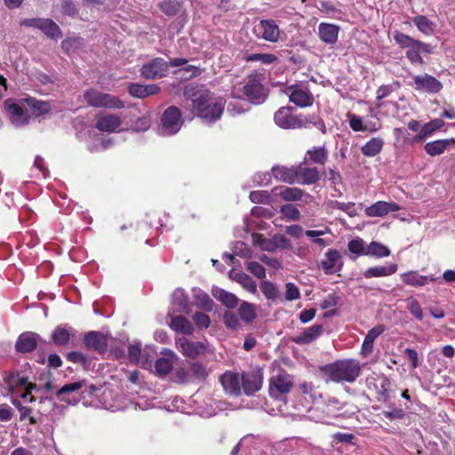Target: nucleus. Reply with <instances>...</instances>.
I'll return each instance as SVG.
<instances>
[{
  "label": "nucleus",
  "instance_id": "nucleus-48",
  "mask_svg": "<svg viewBox=\"0 0 455 455\" xmlns=\"http://www.w3.org/2000/svg\"><path fill=\"white\" fill-rule=\"evenodd\" d=\"M414 24L417 26L419 31L425 35H430L434 31L433 23L425 16L418 15L413 19Z\"/></svg>",
  "mask_w": 455,
  "mask_h": 455
},
{
  "label": "nucleus",
  "instance_id": "nucleus-2",
  "mask_svg": "<svg viewBox=\"0 0 455 455\" xmlns=\"http://www.w3.org/2000/svg\"><path fill=\"white\" fill-rule=\"evenodd\" d=\"M184 97L193 103V111L207 123L220 118L225 101L214 95L204 85L188 84L184 89Z\"/></svg>",
  "mask_w": 455,
  "mask_h": 455
},
{
  "label": "nucleus",
  "instance_id": "nucleus-22",
  "mask_svg": "<svg viewBox=\"0 0 455 455\" xmlns=\"http://www.w3.org/2000/svg\"><path fill=\"white\" fill-rule=\"evenodd\" d=\"M323 333L321 324H314L305 329L300 334L291 338V341L298 345L309 344L320 337Z\"/></svg>",
  "mask_w": 455,
  "mask_h": 455
},
{
  "label": "nucleus",
  "instance_id": "nucleus-33",
  "mask_svg": "<svg viewBox=\"0 0 455 455\" xmlns=\"http://www.w3.org/2000/svg\"><path fill=\"white\" fill-rule=\"evenodd\" d=\"M313 400H302L301 402L286 403L285 409L289 412L285 413V416L291 417H302L312 407Z\"/></svg>",
  "mask_w": 455,
  "mask_h": 455
},
{
  "label": "nucleus",
  "instance_id": "nucleus-11",
  "mask_svg": "<svg viewBox=\"0 0 455 455\" xmlns=\"http://www.w3.org/2000/svg\"><path fill=\"white\" fill-rule=\"evenodd\" d=\"M412 80L415 90L425 92L429 94L437 93L443 88V84L439 80L426 73L413 76Z\"/></svg>",
  "mask_w": 455,
  "mask_h": 455
},
{
  "label": "nucleus",
  "instance_id": "nucleus-38",
  "mask_svg": "<svg viewBox=\"0 0 455 455\" xmlns=\"http://www.w3.org/2000/svg\"><path fill=\"white\" fill-rule=\"evenodd\" d=\"M396 270H397L396 264H389L387 266L372 267L368 268L363 273V276L365 278L387 276V275H390L395 273Z\"/></svg>",
  "mask_w": 455,
  "mask_h": 455
},
{
  "label": "nucleus",
  "instance_id": "nucleus-30",
  "mask_svg": "<svg viewBox=\"0 0 455 455\" xmlns=\"http://www.w3.org/2000/svg\"><path fill=\"white\" fill-rule=\"evenodd\" d=\"M340 253L337 250H330L321 260L320 265L327 275L332 274L337 271L336 266L339 262Z\"/></svg>",
  "mask_w": 455,
  "mask_h": 455
},
{
  "label": "nucleus",
  "instance_id": "nucleus-36",
  "mask_svg": "<svg viewBox=\"0 0 455 455\" xmlns=\"http://www.w3.org/2000/svg\"><path fill=\"white\" fill-rule=\"evenodd\" d=\"M444 125L443 119L435 118L426 124L419 130V133L415 136L414 141H423L427 137L431 136L432 133Z\"/></svg>",
  "mask_w": 455,
  "mask_h": 455
},
{
  "label": "nucleus",
  "instance_id": "nucleus-46",
  "mask_svg": "<svg viewBox=\"0 0 455 455\" xmlns=\"http://www.w3.org/2000/svg\"><path fill=\"white\" fill-rule=\"evenodd\" d=\"M238 313L242 320L245 323L252 322L257 316L255 306L246 301L241 303Z\"/></svg>",
  "mask_w": 455,
  "mask_h": 455
},
{
  "label": "nucleus",
  "instance_id": "nucleus-15",
  "mask_svg": "<svg viewBox=\"0 0 455 455\" xmlns=\"http://www.w3.org/2000/svg\"><path fill=\"white\" fill-rule=\"evenodd\" d=\"M220 382L228 395L233 396L241 395L242 376L238 372L226 371L220 377Z\"/></svg>",
  "mask_w": 455,
  "mask_h": 455
},
{
  "label": "nucleus",
  "instance_id": "nucleus-26",
  "mask_svg": "<svg viewBox=\"0 0 455 455\" xmlns=\"http://www.w3.org/2000/svg\"><path fill=\"white\" fill-rule=\"evenodd\" d=\"M385 331V327L381 324L377 325L371 329L367 335L364 338V340L362 345L361 354L367 357L369 355L371 354L373 350V343L375 339Z\"/></svg>",
  "mask_w": 455,
  "mask_h": 455
},
{
  "label": "nucleus",
  "instance_id": "nucleus-27",
  "mask_svg": "<svg viewBox=\"0 0 455 455\" xmlns=\"http://www.w3.org/2000/svg\"><path fill=\"white\" fill-rule=\"evenodd\" d=\"M160 88L156 84L143 85L140 84H132L128 87L129 93L135 98H145L158 93Z\"/></svg>",
  "mask_w": 455,
  "mask_h": 455
},
{
  "label": "nucleus",
  "instance_id": "nucleus-28",
  "mask_svg": "<svg viewBox=\"0 0 455 455\" xmlns=\"http://www.w3.org/2000/svg\"><path fill=\"white\" fill-rule=\"evenodd\" d=\"M171 321L169 323V326L172 330L175 331H179L185 335H191L194 332L193 324L184 316L176 315L172 316L169 315Z\"/></svg>",
  "mask_w": 455,
  "mask_h": 455
},
{
  "label": "nucleus",
  "instance_id": "nucleus-31",
  "mask_svg": "<svg viewBox=\"0 0 455 455\" xmlns=\"http://www.w3.org/2000/svg\"><path fill=\"white\" fill-rule=\"evenodd\" d=\"M291 380L289 375L285 373L278 374L270 379L269 390L272 394L275 388L280 394H286L291 387Z\"/></svg>",
  "mask_w": 455,
  "mask_h": 455
},
{
  "label": "nucleus",
  "instance_id": "nucleus-14",
  "mask_svg": "<svg viewBox=\"0 0 455 455\" xmlns=\"http://www.w3.org/2000/svg\"><path fill=\"white\" fill-rule=\"evenodd\" d=\"M243 92L253 103H260L266 98L265 90L257 76H250L243 86Z\"/></svg>",
  "mask_w": 455,
  "mask_h": 455
},
{
  "label": "nucleus",
  "instance_id": "nucleus-63",
  "mask_svg": "<svg viewBox=\"0 0 455 455\" xmlns=\"http://www.w3.org/2000/svg\"><path fill=\"white\" fill-rule=\"evenodd\" d=\"M30 106L36 115L46 114L51 110L50 104L46 101L30 100Z\"/></svg>",
  "mask_w": 455,
  "mask_h": 455
},
{
  "label": "nucleus",
  "instance_id": "nucleus-54",
  "mask_svg": "<svg viewBox=\"0 0 455 455\" xmlns=\"http://www.w3.org/2000/svg\"><path fill=\"white\" fill-rule=\"evenodd\" d=\"M348 120H349V125H350L351 129L355 132H360V131L376 132L378 130V128H376V127L368 128V126H364L363 124V121H362L361 117H359L355 115H353V114L348 115Z\"/></svg>",
  "mask_w": 455,
  "mask_h": 455
},
{
  "label": "nucleus",
  "instance_id": "nucleus-24",
  "mask_svg": "<svg viewBox=\"0 0 455 455\" xmlns=\"http://www.w3.org/2000/svg\"><path fill=\"white\" fill-rule=\"evenodd\" d=\"M84 341V345L89 349H92L100 353H104L108 347L107 337L97 331H90L87 333Z\"/></svg>",
  "mask_w": 455,
  "mask_h": 455
},
{
  "label": "nucleus",
  "instance_id": "nucleus-29",
  "mask_svg": "<svg viewBox=\"0 0 455 455\" xmlns=\"http://www.w3.org/2000/svg\"><path fill=\"white\" fill-rule=\"evenodd\" d=\"M275 196H279L283 200L287 202H295L302 199L303 190L298 188L277 187L273 189Z\"/></svg>",
  "mask_w": 455,
  "mask_h": 455
},
{
  "label": "nucleus",
  "instance_id": "nucleus-37",
  "mask_svg": "<svg viewBox=\"0 0 455 455\" xmlns=\"http://www.w3.org/2000/svg\"><path fill=\"white\" fill-rule=\"evenodd\" d=\"M401 277L403 283L415 287L424 286L428 283V281L433 282L435 280V278L433 276L421 275L416 271L404 273L401 275Z\"/></svg>",
  "mask_w": 455,
  "mask_h": 455
},
{
  "label": "nucleus",
  "instance_id": "nucleus-1",
  "mask_svg": "<svg viewBox=\"0 0 455 455\" xmlns=\"http://www.w3.org/2000/svg\"><path fill=\"white\" fill-rule=\"evenodd\" d=\"M84 407H91L95 410L102 409L111 412L124 411L129 406L134 410L146 411L151 407L165 410L169 412H180L200 417H212L218 411L233 410V406L227 400H160L157 405H152L150 400H82Z\"/></svg>",
  "mask_w": 455,
  "mask_h": 455
},
{
  "label": "nucleus",
  "instance_id": "nucleus-61",
  "mask_svg": "<svg viewBox=\"0 0 455 455\" xmlns=\"http://www.w3.org/2000/svg\"><path fill=\"white\" fill-rule=\"evenodd\" d=\"M276 60V57L268 53H254L246 58L247 61H261L265 64H271Z\"/></svg>",
  "mask_w": 455,
  "mask_h": 455
},
{
  "label": "nucleus",
  "instance_id": "nucleus-18",
  "mask_svg": "<svg viewBox=\"0 0 455 455\" xmlns=\"http://www.w3.org/2000/svg\"><path fill=\"white\" fill-rule=\"evenodd\" d=\"M13 384L14 385H10L11 395L22 399L27 398L28 395H31L32 390L36 389V386L28 383V379L24 377H17L16 379H13Z\"/></svg>",
  "mask_w": 455,
  "mask_h": 455
},
{
  "label": "nucleus",
  "instance_id": "nucleus-47",
  "mask_svg": "<svg viewBox=\"0 0 455 455\" xmlns=\"http://www.w3.org/2000/svg\"><path fill=\"white\" fill-rule=\"evenodd\" d=\"M260 290L264 296L272 301L277 299L280 294L275 284L267 280L260 283Z\"/></svg>",
  "mask_w": 455,
  "mask_h": 455
},
{
  "label": "nucleus",
  "instance_id": "nucleus-56",
  "mask_svg": "<svg viewBox=\"0 0 455 455\" xmlns=\"http://www.w3.org/2000/svg\"><path fill=\"white\" fill-rule=\"evenodd\" d=\"M155 352L148 347H146L140 354V359L138 365H140V367L144 369H148L152 371L153 364H152V359L153 355Z\"/></svg>",
  "mask_w": 455,
  "mask_h": 455
},
{
  "label": "nucleus",
  "instance_id": "nucleus-44",
  "mask_svg": "<svg viewBox=\"0 0 455 455\" xmlns=\"http://www.w3.org/2000/svg\"><path fill=\"white\" fill-rule=\"evenodd\" d=\"M182 4V0H163L159 8L166 15L174 16L181 10Z\"/></svg>",
  "mask_w": 455,
  "mask_h": 455
},
{
  "label": "nucleus",
  "instance_id": "nucleus-23",
  "mask_svg": "<svg viewBox=\"0 0 455 455\" xmlns=\"http://www.w3.org/2000/svg\"><path fill=\"white\" fill-rule=\"evenodd\" d=\"M122 120L116 115L107 114L100 116L96 123V128L100 132H115L121 126Z\"/></svg>",
  "mask_w": 455,
  "mask_h": 455
},
{
  "label": "nucleus",
  "instance_id": "nucleus-4",
  "mask_svg": "<svg viewBox=\"0 0 455 455\" xmlns=\"http://www.w3.org/2000/svg\"><path fill=\"white\" fill-rule=\"evenodd\" d=\"M186 63L187 60L183 58L172 59L170 62L165 61L163 58H156L144 64L140 68V73L147 79H157L165 76L169 67H180Z\"/></svg>",
  "mask_w": 455,
  "mask_h": 455
},
{
  "label": "nucleus",
  "instance_id": "nucleus-21",
  "mask_svg": "<svg viewBox=\"0 0 455 455\" xmlns=\"http://www.w3.org/2000/svg\"><path fill=\"white\" fill-rule=\"evenodd\" d=\"M5 108L11 122L17 127L26 125L28 123V116L24 114L22 108L10 100L5 101Z\"/></svg>",
  "mask_w": 455,
  "mask_h": 455
},
{
  "label": "nucleus",
  "instance_id": "nucleus-5",
  "mask_svg": "<svg viewBox=\"0 0 455 455\" xmlns=\"http://www.w3.org/2000/svg\"><path fill=\"white\" fill-rule=\"evenodd\" d=\"M87 104L93 108L120 109L124 108V102L117 97L100 92L96 89H89L84 94Z\"/></svg>",
  "mask_w": 455,
  "mask_h": 455
},
{
  "label": "nucleus",
  "instance_id": "nucleus-3",
  "mask_svg": "<svg viewBox=\"0 0 455 455\" xmlns=\"http://www.w3.org/2000/svg\"><path fill=\"white\" fill-rule=\"evenodd\" d=\"M325 371L333 381L354 382L360 374L361 366L355 359H344L327 365Z\"/></svg>",
  "mask_w": 455,
  "mask_h": 455
},
{
  "label": "nucleus",
  "instance_id": "nucleus-13",
  "mask_svg": "<svg viewBox=\"0 0 455 455\" xmlns=\"http://www.w3.org/2000/svg\"><path fill=\"white\" fill-rule=\"evenodd\" d=\"M299 167L293 165L287 167L284 165L276 164L272 167V176L280 182L293 184L299 182Z\"/></svg>",
  "mask_w": 455,
  "mask_h": 455
},
{
  "label": "nucleus",
  "instance_id": "nucleus-40",
  "mask_svg": "<svg viewBox=\"0 0 455 455\" xmlns=\"http://www.w3.org/2000/svg\"><path fill=\"white\" fill-rule=\"evenodd\" d=\"M172 302L179 306L181 312L186 314H189L191 312L188 297L186 295L184 290L176 289L174 291L172 294Z\"/></svg>",
  "mask_w": 455,
  "mask_h": 455
},
{
  "label": "nucleus",
  "instance_id": "nucleus-32",
  "mask_svg": "<svg viewBox=\"0 0 455 455\" xmlns=\"http://www.w3.org/2000/svg\"><path fill=\"white\" fill-rule=\"evenodd\" d=\"M299 167V184H314L320 180L319 172L315 167H307L304 164H298Z\"/></svg>",
  "mask_w": 455,
  "mask_h": 455
},
{
  "label": "nucleus",
  "instance_id": "nucleus-62",
  "mask_svg": "<svg viewBox=\"0 0 455 455\" xmlns=\"http://www.w3.org/2000/svg\"><path fill=\"white\" fill-rule=\"evenodd\" d=\"M348 250L352 253L365 255L366 248L364 242L361 238L353 239L348 243Z\"/></svg>",
  "mask_w": 455,
  "mask_h": 455
},
{
  "label": "nucleus",
  "instance_id": "nucleus-12",
  "mask_svg": "<svg viewBox=\"0 0 455 455\" xmlns=\"http://www.w3.org/2000/svg\"><path fill=\"white\" fill-rule=\"evenodd\" d=\"M176 347L185 356L196 358L206 351V347L203 342H195L185 337L176 338Z\"/></svg>",
  "mask_w": 455,
  "mask_h": 455
},
{
  "label": "nucleus",
  "instance_id": "nucleus-39",
  "mask_svg": "<svg viewBox=\"0 0 455 455\" xmlns=\"http://www.w3.org/2000/svg\"><path fill=\"white\" fill-rule=\"evenodd\" d=\"M383 145L384 140L381 138H372L362 147L361 151L365 156L372 157L381 152Z\"/></svg>",
  "mask_w": 455,
  "mask_h": 455
},
{
  "label": "nucleus",
  "instance_id": "nucleus-41",
  "mask_svg": "<svg viewBox=\"0 0 455 455\" xmlns=\"http://www.w3.org/2000/svg\"><path fill=\"white\" fill-rule=\"evenodd\" d=\"M40 30L48 37L57 40L61 37V31L59 26L50 19H44Z\"/></svg>",
  "mask_w": 455,
  "mask_h": 455
},
{
  "label": "nucleus",
  "instance_id": "nucleus-8",
  "mask_svg": "<svg viewBox=\"0 0 455 455\" xmlns=\"http://www.w3.org/2000/svg\"><path fill=\"white\" fill-rule=\"evenodd\" d=\"M182 125L180 111L176 107H169L161 118L160 133L172 135L177 133Z\"/></svg>",
  "mask_w": 455,
  "mask_h": 455
},
{
  "label": "nucleus",
  "instance_id": "nucleus-17",
  "mask_svg": "<svg viewBox=\"0 0 455 455\" xmlns=\"http://www.w3.org/2000/svg\"><path fill=\"white\" fill-rule=\"evenodd\" d=\"M400 209V205L395 202L378 201L365 209V214L368 217H383Z\"/></svg>",
  "mask_w": 455,
  "mask_h": 455
},
{
  "label": "nucleus",
  "instance_id": "nucleus-16",
  "mask_svg": "<svg viewBox=\"0 0 455 455\" xmlns=\"http://www.w3.org/2000/svg\"><path fill=\"white\" fill-rule=\"evenodd\" d=\"M263 373L257 371L251 374L242 375V387L244 395L250 396L254 395L262 387Z\"/></svg>",
  "mask_w": 455,
  "mask_h": 455
},
{
  "label": "nucleus",
  "instance_id": "nucleus-52",
  "mask_svg": "<svg viewBox=\"0 0 455 455\" xmlns=\"http://www.w3.org/2000/svg\"><path fill=\"white\" fill-rule=\"evenodd\" d=\"M280 212L287 220L291 221L299 220L301 216L297 207L290 204L283 205Z\"/></svg>",
  "mask_w": 455,
  "mask_h": 455
},
{
  "label": "nucleus",
  "instance_id": "nucleus-60",
  "mask_svg": "<svg viewBox=\"0 0 455 455\" xmlns=\"http://www.w3.org/2000/svg\"><path fill=\"white\" fill-rule=\"evenodd\" d=\"M250 199L255 204H268L270 202V196L267 191H252L250 194Z\"/></svg>",
  "mask_w": 455,
  "mask_h": 455
},
{
  "label": "nucleus",
  "instance_id": "nucleus-42",
  "mask_svg": "<svg viewBox=\"0 0 455 455\" xmlns=\"http://www.w3.org/2000/svg\"><path fill=\"white\" fill-rule=\"evenodd\" d=\"M448 140H438L427 143L424 148L428 155L435 156L443 154L448 148Z\"/></svg>",
  "mask_w": 455,
  "mask_h": 455
},
{
  "label": "nucleus",
  "instance_id": "nucleus-45",
  "mask_svg": "<svg viewBox=\"0 0 455 455\" xmlns=\"http://www.w3.org/2000/svg\"><path fill=\"white\" fill-rule=\"evenodd\" d=\"M72 329L67 326H58L52 334V340L57 345H65L70 339Z\"/></svg>",
  "mask_w": 455,
  "mask_h": 455
},
{
  "label": "nucleus",
  "instance_id": "nucleus-58",
  "mask_svg": "<svg viewBox=\"0 0 455 455\" xmlns=\"http://www.w3.org/2000/svg\"><path fill=\"white\" fill-rule=\"evenodd\" d=\"M223 320L226 327L232 331L238 330L241 327L238 317L233 312H226Z\"/></svg>",
  "mask_w": 455,
  "mask_h": 455
},
{
  "label": "nucleus",
  "instance_id": "nucleus-51",
  "mask_svg": "<svg viewBox=\"0 0 455 455\" xmlns=\"http://www.w3.org/2000/svg\"><path fill=\"white\" fill-rule=\"evenodd\" d=\"M394 40L395 43L403 49H407L409 47H411L412 44H415L416 42L419 40H416L412 37H411L408 35H405L399 31H395L393 35Z\"/></svg>",
  "mask_w": 455,
  "mask_h": 455
},
{
  "label": "nucleus",
  "instance_id": "nucleus-43",
  "mask_svg": "<svg viewBox=\"0 0 455 455\" xmlns=\"http://www.w3.org/2000/svg\"><path fill=\"white\" fill-rule=\"evenodd\" d=\"M390 254L389 249L378 242H371L365 251V255L376 258L387 257Z\"/></svg>",
  "mask_w": 455,
  "mask_h": 455
},
{
  "label": "nucleus",
  "instance_id": "nucleus-25",
  "mask_svg": "<svg viewBox=\"0 0 455 455\" xmlns=\"http://www.w3.org/2000/svg\"><path fill=\"white\" fill-rule=\"evenodd\" d=\"M39 336L34 332H24L20 335L16 342V349L21 353L33 351L38 341Z\"/></svg>",
  "mask_w": 455,
  "mask_h": 455
},
{
  "label": "nucleus",
  "instance_id": "nucleus-20",
  "mask_svg": "<svg viewBox=\"0 0 455 455\" xmlns=\"http://www.w3.org/2000/svg\"><path fill=\"white\" fill-rule=\"evenodd\" d=\"M339 27L335 24L321 22L318 25V36L323 43L327 44H333L337 42Z\"/></svg>",
  "mask_w": 455,
  "mask_h": 455
},
{
  "label": "nucleus",
  "instance_id": "nucleus-55",
  "mask_svg": "<svg viewBox=\"0 0 455 455\" xmlns=\"http://www.w3.org/2000/svg\"><path fill=\"white\" fill-rule=\"evenodd\" d=\"M237 282L249 292L253 294L257 292V284L248 275L243 273L238 274Z\"/></svg>",
  "mask_w": 455,
  "mask_h": 455
},
{
  "label": "nucleus",
  "instance_id": "nucleus-53",
  "mask_svg": "<svg viewBox=\"0 0 455 455\" xmlns=\"http://www.w3.org/2000/svg\"><path fill=\"white\" fill-rule=\"evenodd\" d=\"M406 57L412 64H424V60L420 56L419 41L412 44L411 47L407 48Z\"/></svg>",
  "mask_w": 455,
  "mask_h": 455
},
{
  "label": "nucleus",
  "instance_id": "nucleus-34",
  "mask_svg": "<svg viewBox=\"0 0 455 455\" xmlns=\"http://www.w3.org/2000/svg\"><path fill=\"white\" fill-rule=\"evenodd\" d=\"M212 296L220 300L223 305L228 308H235L237 307L239 299L238 298L223 289L214 287L212 291Z\"/></svg>",
  "mask_w": 455,
  "mask_h": 455
},
{
  "label": "nucleus",
  "instance_id": "nucleus-19",
  "mask_svg": "<svg viewBox=\"0 0 455 455\" xmlns=\"http://www.w3.org/2000/svg\"><path fill=\"white\" fill-rule=\"evenodd\" d=\"M176 355L172 351L163 353V355L159 357L153 365L155 373L158 376H165L171 372L173 368Z\"/></svg>",
  "mask_w": 455,
  "mask_h": 455
},
{
  "label": "nucleus",
  "instance_id": "nucleus-50",
  "mask_svg": "<svg viewBox=\"0 0 455 455\" xmlns=\"http://www.w3.org/2000/svg\"><path fill=\"white\" fill-rule=\"evenodd\" d=\"M406 308L417 320L421 321L423 319V312L419 302L413 297L406 299Z\"/></svg>",
  "mask_w": 455,
  "mask_h": 455
},
{
  "label": "nucleus",
  "instance_id": "nucleus-35",
  "mask_svg": "<svg viewBox=\"0 0 455 455\" xmlns=\"http://www.w3.org/2000/svg\"><path fill=\"white\" fill-rule=\"evenodd\" d=\"M195 305L204 311H212L214 306L213 300L209 295L200 288H194L192 290Z\"/></svg>",
  "mask_w": 455,
  "mask_h": 455
},
{
  "label": "nucleus",
  "instance_id": "nucleus-7",
  "mask_svg": "<svg viewBox=\"0 0 455 455\" xmlns=\"http://www.w3.org/2000/svg\"><path fill=\"white\" fill-rule=\"evenodd\" d=\"M306 117L300 116H295L291 114V108H281L275 114V124L283 129H299L307 127Z\"/></svg>",
  "mask_w": 455,
  "mask_h": 455
},
{
  "label": "nucleus",
  "instance_id": "nucleus-59",
  "mask_svg": "<svg viewBox=\"0 0 455 455\" xmlns=\"http://www.w3.org/2000/svg\"><path fill=\"white\" fill-rule=\"evenodd\" d=\"M193 322L196 328L202 330L207 329L210 326L211 319L206 314L197 312L193 315Z\"/></svg>",
  "mask_w": 455,
  "mask_h": 455
},
{
  "label": "nucleus",
  "instance_id": "nucleus-64",
  "mask_svg": "<svg viewBox=\"0 0 455 455\" xmlns=\"http://www.w3.org/2000/svg\"><path fill=\"white\" fill-rule=\"evenodd\" d=\"M272 239L275 246V251H276L277 249H289L291 247V241L283 235H275L272 237Z\"/></svg>",
  "mask_w": 455,
  "mask_h": 455
},
{
  "label": "nucleus",
  "instance_id": "nucleus-49",
  "mask_svg": "<svg viewBox=\"0 0 455 455\" xmlns=\"http://www.w3.org/2000/svg\"><path fill=\"white\" fill-rule=\"evenodd\" d=\"M310 160L315 164H324L328 157L327 150L323 147L314 148L307 152Z\"/></svg>",
  "mask_w": 455,
  "mask_h": 455
},
{
  "label": "nucleus",
  "instance_id": "nucleus-10",
  "mask_svg": "<svg viewBox=\"0 0 455 455\" xmlns=\"http://www.w3.org/2000/svg\"><path fill=\"white\" fill-rule=\"evenodd\" d=\"M257 37L266 41L275 43L280 36V30L276 23L272 20H261L253 28Z\"/></svg>",
  "mask_w": 455,
  "mask_h": 455
},
{
  "label": "nucleus",
  "instance_id": "nucleus-57",
  "mask_svg": "<svg viewBox=\"0 0 455 455\" xmlns=\"http://www.w3.org/2000/svg\"><path fill=\"white\" fill-rule=\"evenodd\" d=\"M189 372L199 380L204 379L208 375L205 366L199 363H192L189 366Z\"/></svg>",
  "mask_w": 455,
  "mask_h": 455
},
{
  "label": "nucleus",
  "instance_id": "nucleus-6",
  "mask_svg": "<svg viewBox=\"0 0 455 455\" xmlns=\"http://www.w3.org/2000/svg\"><path fill=\"white\" fill-rule=\"evenodd\" d=\"M301 401L302 400H243V402H246V403L242 406L249 409H260L273 416H285V413H290L285 409L286 403Z\"/></svg>",
  "mask_w": 455,
  "mask_h": 455
},
{
  "label": "nucleus",
  "instance_id": "nucleus-9",
  "mask_svg": "<svg viewBox=\"0 0 455 455\" xmlns=\"http://www.w3.org/2000/svg\"><path fill=\"white\" fill-rule=\"evenodd\" d=\"M291 102L299 108L310 107L314 103V96L310 91L301 85H291L286 89Z\"/></svg>",
  "mask_w": 455,
  "mask_h": 455
}]
</instances>
